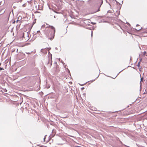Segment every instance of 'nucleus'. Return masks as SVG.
Wrapping results in <instances>:
<instances>
[{"instance_id":"obj_13","label":"nucleus","mask_w":147,"mask_h":147,"mask_svg":"<svg viewBox=\"0 0 147 147\" xmlns=\"http://www.w3.org/2000/svg\"><path fill=\"white\" fill-rule=\"evenodd\" d=\"M84 89V88L83 87V88H82V89Z\"/></svg>"},{"instance_id":"obj_1","label":"nucleus","mask_w":147,"mask_h":147,"mask_svg":"<svg viewBox=\"0 0 147 147\" xmlns=\"http://www.w3.org/2000/svg\"><path fill=\"white\" fill-rule=\"evenodd\" d=\"M55 28L52 26H49V28L45 29V34L48 38L51 40L54 37Z\"/></svg>"},{"instance_id":"obj_11","label":"nucleus","mask_w":147,"mask_h":147,"mask_svg":"<svg viewBox=\"0 0 147 147\" xmlns=\"http://www.w3.org/2000/svg\"><path fill=\"white\" fill-rule=\"evenodd\" d=\"M91 35L92 36V31L91 32Z\"/></svg>"},{"instance_id":"obj_17","label":"nucleus","mask_w":147,"mask_h":147,"mask_svg":"<svg viewBox=\"0 0 147 147\" xmlns=\"http://www.w3.org/2000/svg\"><path fill=\"white\" fill-rule=\"evenodd\" d=\"M18 21V20H17V21Z\"/></svg>"},{"instance_id":"obj_14","label":"nucleus","mask_w":147,"mask_h":147,"mask_svg":"<svg viewBox=\"0 0 147 147\" xmlns=\"http://www.w3.org/2000/svg\"><path fill=\"white\" fill-rule=\"evenodd\" d=\"M140 30V29H138V30Z\"/></svg>"},{"instance_id":"obj_6","label":"nucleus","mask_w":147,"mask_h":147,"mask_svg":"<svg viewBox=\"0 0 147 147\" xmlns=\"http://www.w3.org/2000/svg\"><path fill=\"white\" fill-rule=\"evenodd\" d=\"M87 28H88V29H90V30H91V28H92V27H88Z\"/></svg>"},{"instance_id":"obj_5","label":"nucleus","mask_w":147,"mask_h":147,"mask_svg":"<svg viewBox=\"0 0 147 147\" xmlns=\"http://www.w3.org/2000/svg\"><path fill=\"white\" fill-rule=\"evenodd\" d=\"M87 22H88V23H87V24L89 26L90 25V26H91V25H90V24H92V22L91 21L89 20H87Z\"/></svg>"},{"instance_id":"obj_15","label":"nucleus","mask_w":147,"mask_h":147,"mask_svg":"<svg viewBox=\"0 0 147 147\" xmlns=\"http://www.w3.org/2000/svg\"><path fill=\"white\" fill-rule=\"evenodd\" d=\"M45 138H44V141L45 140Z\"/></svg>"},{"instance_id":"obj_9","label":"nucleus","mask_w":147,"mask_h":147,"mask_svg":"<svg viewBox=\"0 0 147 147\" xmlns=\"http://www.w3.org/2000/svg\"><path fill=\"white\" fill-rule=\"evenodd\" d=\"M25 4H23V5H22V6L24 7H25Z\"/></svg>"},{"instance_id":"obj_7","label":"nucleus","mask_w":147,"mask_h":147,"mask_svg":"<svg viewBox=\"0 0 147 147\" xmlns=\"http://www.w3.org/2000/svg\"><path fill=\"white\" fill-rule=\"evenodd\" d=\"M3 70H4L3 68L0 67V70L1 71Z\"/></svg>"},{"instance_id":"obj_4","label":"nucleus","mask_w":147,"mask_h":147,"mask_svg":"<svg viewBox=\"0 0 147 147\" xmlns=\"http://www.w3.org/2000/svg\"><path fill=\"white\" fill-rule=\"evenodd\" d=\"M47 60L48 61V62L47 63V64H50V67H51L52 64V61L51 60V58H50V59H49V58H48L47 59Z\"/></svg>"},{"instance_id":"obj_10","label":"nucleus","mask_w":147,"mask_h":147,"mask_svg":"<svg viewBox=\"0 0 147 147\" xmlns=\"http://www.w3.org/2000/svg\"><path fill=\"white\" fill-rule=\"evenodd\" d=\"M40 32V31L39 30L37 31V33Z\"/></svg>"},{"instance_id":"obj_3","label":"nucleus","mask_w":147,"mask_h":147,"mask_svg":"<svg viewBox=\"0 0 147 147\" xmlns=\"http://www.w3.org/2000/svg\"><path fill=\"white\" fill-rule=\"evenodd\" d=\"M23 39L24 41H27L29 40V36L28 32L23 33Z\"/></svg>"},{"instance_id":"obj_8","label":"nucleus","mask_w":147,"mask_h":147,"mask_svg":"<svg viewBox=\"0 0 147 147\" xmlns=\"http://www.w3.org/2000/svg\"><path fill=\"white\" fill-rule=\"evenodd\" d=\"M143 78H141V80L142 81H143Z\"/></svg>"},{"instance_id":"obj_16","label":"nucleus","mask_w":147,"mask_h":147,"mask_svg":"<svg viewBox=\"0 0 147 147\" xmlns=\"http://www.w3.org/2000/svg\"><path fill=\"white\" fill-rule=\"evenodd\" d=\"M92 24H94L93 22H92Z\"/></svg>"},{"instance_id":"obj_12","label":"nucleus","mask_w":147,"mask_h":147,"mask_svg":"<svg viewBox=\"0 0 147 147\" xmlns=\"http://www.w3.org/2000/svg\"><path fill=\"white\" fill-rule=\"evenodd\" d=\"M15 22V21H14V22H13V23H14Z\"/></svg>"},{"instance_id":"obj_2","label":"nucleus","mask_w":147,"mask_h":147,"mask_svg":"<svg viewBox=\"0 0 147 147\" xmlns=\"http://www.w3.org/2000/svg\"><path fill=\"white\" fill-rule=\"evenodd\" d=\"M92 3L94 5L93 13L92 12V13L99 11L100 8L103 3L102 0H92Z\"/></svg>"}]
</instances>
